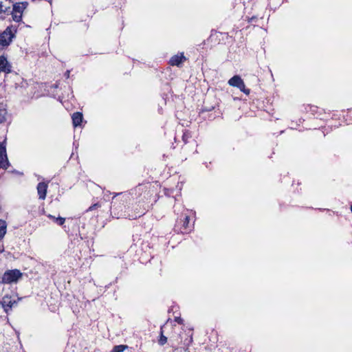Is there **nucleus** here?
<instances>
[{"label": "nucleus", "instance_id": "obj_1", "mask_svg": "<svg viewBox=\"0 0 352 352\" xmlns=\"http://www.w3.org/2000/svg\"><path fill=\"white\" fill-rule=\"evenodd\" d=\"M28 5V3L26 1L12 4V10H10V14L12 15L14 21L20 22L22 20L23 11L26 9Z\"/></svg>", "mask_w": 352, "mask_h": 352}, {"label": "nucleus", "instance_id": "obj_2", "mask_svg": "<svg viewBox=\"0 0 352 352\" xmlns=\"http://www.w3.org/2000/svg\"><path fill=\"white\" fill-rule=\"evenodd\" d=\"M16 30L12 26H8L1 34H0V45L3 47L8 46L12 41L13 38L15 36Z\"/></svg>", "mask_w": 352, "mask_h": 352}, {"label": "nucleus", "instance_id": "obj_3", "mask_svg": "<svg viewBox=\"0 0 352 352\" xmlns=\"http://www.w3.org/2000/svg\"><path fill=\"white\" fill-rule=\"evenodd\" d=\"M22 277V273L19 270L6 271L2 277L1 283L11 284L16 283Z\"/></svg>", "mask_w": 352, "mask_h": 352}, {"label": "nucleus", "instance_id": "obj_4", "mask_svg": "<svg viewBox=\"0 0 352 352\" xmlns=\"http://www.w3.org/2000/svg\"><path fill=\"white\" fill-rule=\"evenodd\" d=\"M228 84L230 86L239 88L241 91L245 93L246 95L250 94V89L245 88L243 80L239 76H234L228 80Z\"/></svg>", "mask_w": 352, "mask_h": 352}, {"label": "nucleus", "instance_id": "obj_5", "mask_svg": "<svg viewBox=\"0 0 352 352\" xmlns=\"http://www.w3.org/2000/svg\"><path fill=\"white\" fill-rule=\"evenodd\" d=\"M8 161L6 155V146L3 144H0V168H7Z\"/></svg>", "mask_w": 352, "mask_h": 352}, {"label": "nucleus", "instance_id": "obj_6", "mask_svg": "<svg viewBox=\"0 0 352 352\" xmlns=\"http://www.w3.org/2000/svg\"><path fill=\"white\" fill-rule=\"evenodd\" d=\"M12 71V66L4 56H0V72L9 74Z\"/></svg>", "mask_w": 352, "mask_h": 352}, {"label": "nucleus", "instance_id": "obj_7", "mask_svg": "<svg viewBox=\"0 0 352 352\" xmlns=\"http://www.w3.org/2000/svg\"><path fill=\"white\" fill-rule=\"evenodd\" d=\"M12 6L10 0H0V14H10Z\"/></svg>", "mask_w": 352, "mask_h": 352}, {"label": "nucleus", "instance_id": "obj_8", "mask_svg": "<svg viewBox=\"0 0 352 352\" xmlns=\"http://www.w3.org/2000/svg\"><path fill=\"white\" fill-rule=\"evenodd\" d=\"M47 189V184L45 182H40L37 186V191L39 196V199H45L46 197Z\"/></svg>", "mask_w": 352, "mask_h": 352}, {"label": "nucleus", "instance_id": "obj_9", "mask_svg": "<svg viewBox=\"0 0 352 352\" xmlns=\"http://www.w3.org/2000/svg\"><path fill=\"white\" fill-rule=\"evenodd\" d=\"M185 60L186 58L183 54L175 55L170 58V64L171 65L179 66Z\"/></svg>", "mask_w": 352, "mask_h": 352}, {"label": "nucleus", "instance_id": "obj_10", "mask_svg": "<svg viewBox=\"0 0 352 352\" xmlns=\"http://www.w3.org/2000/svg\"><path fill=\"white\" fill-rule=\"evenodd\" d=\"M14 303H15V301L12 302L10 300V298H9L8 296L3 297L2 299V302H1L2 306L3 307V308L6 312H8V310L12 308V307L13 306V305Z\"/></svg>", "mask_w": 352, "mask_h": 352}, {"label": "nucleus", "instance_id": "obj_11", "mask_svg": "<svg viewBox=\"0 0 352 352\" xmlns=\"http://www.w3.org/2000/svg\"><path fill=\"white\" fill-rule=\"evenodd\" d=\"M82 114L80 112H76L72 116L73 125L76 127L80 126L82 121Z\"/></svg>", "mask_w": 352, "mask_h": 352}, {"label": "nucleus", "instance_id": "obj_12", "mask_svg": "<svg viewBox=\"0 0 352 352\" xmlns=\"http://www.w3.org/2000/svg\"><path fill=\"white\" fill-rule=\"evenodd\" d=\"M7 114V110L2 105H0V124L6 120Z\"/></svg>", "mask_w": 352, "mask_h": 352}, {"label": "nucleus", "instance_id": "obj_13", "mask_svg": "<svg viewBox=\"0 0 352 352\" xmlns=\"http://www.w3.org/2000/svg\"><path fill=\"white\" fill-rule=\"evenodd\" d=\"M7 225L5 221L0 219V239L3 238L6 233Z\"/></svg>", "mask_w": 352, "mask_h": 352}, {"label": "nucleus", "instance_id": "obj_14", "mask_svg": "<svg viewBox=\"0 0 352 352\" xmlns=\"http://www.w3.org/2000/svg\"><path fill=\"white\" fill-rule=\"evenodd\" d=\"M127 345H118L115 346L111 352H123L124 349H127Z\"/></svg>", "mask_w": 352, "mask_h": 352}, {"label": "nucleus", "instance_id": "obj_15", "mask_svg": "<svg viewBox=\"0 0 352 352\" xmlns=\"http://www.w3.org/2000/svg\"><path fill=\"white\" fill-rule=\"evenodd\" d=\"M48 217L56 221L58 225L60 226H62L65 221V218H63V217H58V218H56L55 217L51 215V214H49L48 215Z\"/></svg>", "mask_w": 352, "mask_h": 352}, {"label": "nucleus", "instance_id": "obj_16", "mask_svg": "<svg viewBox=\"0 0 352 352\" xmlns=\"http://www.w3.org/2000/svg\"><path fill=\"white\" fill-rule=\"evenodd\" d=\"M167 342V338L164 336L162 333V331H161V336L159 340V344L160 345H164Z\"/></svg>", "mask_w": 352, "mask_h": 352}, {"label": "nucleus", "instance_id": "obj_17", "mask_svg": "<svg viewBox=\"0 0 352 352\" xmlns=\"http://www.w3.org/2000/svg\"><path fill=\"white\" fill-rule=\"evenodd\" d=\"M99 204H95L92 206H91L89 209L87 210V211H91V210H95L96 208H98L99 207Z\"/></svg>", "mask_w": 352, "mask_h": 352}, {"label": "nucleus", "instance_id": "obj_18", "mask_svg": "<svg viewBox=\"0 0 352 352\" xmlns=\"http://www.w3.org/2000/svg\"><path fill=\"white\" fill-rule=\"evenodd\" d=\"M188 223H189V217L188 216H186L185 218L184 223V227L187 228Z\"/></svg>", "mask_w": 352, "mask_h": 352}, {"label": "nucleus", "instance_id": "obj_19", "mask_svg": "<svg viewBox=\"0 0 352 352\" xmlns=\"http://www.w3.org/2000/svg\"><path fill=\"white\" fill-rule=\"evenodd\" d=\"M65 76L67 78H69V70H67V71L65 72Z\"/></svg>", "mask_w": 352, "mask_h": 352}, {"label": "nucleus", "instance_id": "obj_20", "mask_svg": "<svg viewBox=\"0 0 352 352\" xmlns=\"http://www.w3.org/2000/svg\"><path fill=\"white\" fill-rule=\"evenodd\" d=\"M3 248H0V252H3Z\"/></svg>", "mask_w": 352, "mask_h": 352}, {"label": "nucleus", "instance_id": "obj_21", "mask_svg": "<svg viewBox=\"0 0 352 352\" xmlns=\"http://www.w3.org/2000/svg\"><path fill=\"white\" fill-rule=\"evenodd\" d=\"M351 212H352V205L351 206Z\"/></svg>", "mask_w": 352, "mask_h": 352}]
</instances>
